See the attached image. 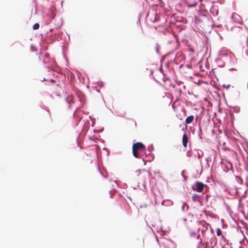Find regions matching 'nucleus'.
<instances>
[{
	"instance_id": "nucleus-10",
	"label": "nucleus",
	"mask_w": 248,
	"mask_h": 248,
	"mask_svg": "<svg viewBox=\"0 0 248 248\" xmlns=\"http://www.w3.org/2000/svg\"><path fill=\"white\" fill-rule=\"evenodd\" d=\"M192 153L191 151H188L187 152V156H191L192 155Z\"/></svg>"
},
{
	"instance_id": "nucleus-7",
	"label": "nucleus",
	"mask_w": 248,
	"mask_h": 248,
	"mask_svg": "<svg viewBox=\"0 0 248 248\" xmlns=\"http://www.w3.org/2000/svg\"><path fill=\"white\" fill-rule=\"evenodd\" d=\"M39 28V24L38 23H35L33 26V30H37Z\"/></svg>"
},
{
	"instance_id": "nucleus-3",
	"label": "nucleus",
	"mask_w": 248,
	"mask_h": 248,
	"mask_svg": "<svg viewBox=\"0 0 248 248\" xmlns=\"http://www.w3.org/2000/svg\"><path fill=\"white\" fill-rule=\"evenodd\" d=\"M205 186H206V185L203 184L201 182L197 181L195 183V187L193 186L192 189L194 191L202 192L203 190V188Z\"/></svg>"
},
{
	"instance_id": "nucleus-11",
	"label": "nucleus",
	"mask_w": 248,
	"mask_h": 248,
	"mask_svg": "<svg viewBox=\"0 0 248 248\" xmlns=\"http://www.w3.org/2000/svg\"><path fill=\"white\" fill-rule=\"evenodd\" d=\"M216 244H217V241H216L214 242V246H216Z\"/></svg>"
},
{
	"instance_id": "nucleus-1",
	"label": "nucleus",
	"mask_w": 248,
	"mask_h": 248,
	"mask_svg": "<svg viewBox=\"0 0 248 248\" xmlns=\"http://www.w3.org/2000/svg\"><path fill=\"white\" fill-rule=\"evenodd\" d=\"M146 149L145 146L141 142H138L133 143L132 145V153L134 157L141 158L140 152L144 151Z\"/></svg>"
},
{
	"instance_id": "nucleus-6",
	"label": "nucleus",
	"mask_w": 248,
	"mask_h": 248,
	"mask_svg": "<svg viewBox=\"0 0 248 248\" xmlns=\"http://www.w3.org/2000/svg\"><path fill=\"white\" fill-rule=\"evenodd\" d=\"M194 120V116L193 115H190L188 116L186 119V123L187 124H190Z\"/></svg>"
},
{
	"instance_id": "nucleus-12",
	"label": "nucleus",
	"mask_w": 248,
	"mask_h": 248,
	"mask_svg": "<svg viewBox=\"0 0 248 248\" xmlns=\"http://www.w3.org/2000/svg\"><path fill=\"white\" fill-rule=\"evenodd\" d=\"M110 198H112V194L110 193Z\"/></svg>"
},
{
	"instance_id": "nucleus-15",
	"label": "nucleus",
	"mask_w": 248,
	"mask_h": 248,
	"mask_svg": "<svg viewBox=\"0 0 248 248\" xmlns=\"http://www.w3.org/2000/svg\"><path fill=\"white\" fill-rule=\"evenodd\" d=\"M247 56H248V54H247Z\"/></svg>"
},
{
	"instance_id": "nucleus-2",
	"label": "nucleus",
	"mask_w": 248,
	"mask_h": 248,
	"mask_svg": "<svg viewBox=\"0 0 248 248\" xmlns=\"http://www.w3.org/2000/svg\"><path fill=\"white\" fill-rule=\"evenodd\" d=\"M151 175V173L145 170H140L138 174L139 179L142 180L144 183L150 179Z\"/></svg>"
},
{
	"instance_id": "nucleus-9",
	"label": "nucleus",
	"mask_w": 248,
	"mask_h": 248,
	"mask_svg": "<svg viewBox=\"0 0 248 248\" xmlns=\"http://www.w3.org/2000/svg\"><path fill=\"white\" fill-rule=\"evenodd\" d=\"M68 101V103H70L71 102L73 101V97L72 96H68L67 98Z\"/></svg>"
},
{
	"instance_id": "nucleus-8",
	"label": "nucleus",
	"mask_w": 248,
	"mask_h": 248,
	"mask_svg": "<svg viewBox=\"0 0 248 248\" xmlns=\"http://www.w3.org/2000/svg\"><path fill=\"white\" fill-rule=\"evenodd\" d=\"M221 233H222V232H221V230L219 228H217V234L218 236H219L221 234Z\"/></svg>"
},
{
	"instance_id": "nucleus-14",
	"label": "nucleus",
	"mask_w": 248,
	"mask_h": 248,
	"mask_svg": "<svg viewBox=\"0 0 248 248\" xmlns=\"http://www.w3.org/2000/svg\"><path fill=\"white\" fill-rule=\"evenodd\" d=\"M202 0H199V1H202Z\"/></svg>"
},
{
	"instance_id": "nucleus-4",
	"label": "nucleus",
	"mask_w": 248,
	"mask_h": 248,
	"mask_svg": "<svg viewBox=\"0 0 248 248\" xmlns=\"http://www.w3.org/2000/svg\"><path fill=\"white\" fill-rule=\"evenodd\" d=\"M198 1L199 0H186L187 6L189 7L195 6Z\"/></svg>"
},
{
	"instance_id": "nucleus-13",
	"label": "nucleus",
	"mask_w": 248,
	"mask_h": 248,
	"mask_svg": "<svg viewBox=\"0 0 248 248\" xmlns=\"http://www.w3.org/2000/svg\"><path fill=\"white\" fill-rule=\"evenodd\" d=\"M212 239H213V241H214V238H212ZM210 240H212V238H211V239H210Z\"/></svg>"
},
{
	"instance_id": "nucleus-5",
	"label": "nucleus",
	"mask_w": 248,
	"mask_h": 248,
	"mask_svg": "<svg viewBox=\"0 0 248 248\" xmlns=\"http://www.w3.org/2000/svg\"><path fill=\"white\" fill-rule=\"evenodd\" d=\"M188 139L186 134H184L183 136L182 142L184 147H187Z\"/></svg>"
}]
</instances>
